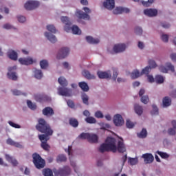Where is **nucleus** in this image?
Returning <instances> with one entry per match:
<instances>
[{
  "instance_id": "obj_3",
  "label": "nucleus",
  "mask_w": 176,
  "mask_h": 176,
  "mask_svg": "<svg viewBox=\"0 0 176 176\" xmlns=\"http://www.w3.org/2000/svg\"><path fill=\"white\" fill-rule=\"evenodd\" d=\"M148 65L149 66H147L143 69L141 73H140V71L138 69L134 70L131 74V78L137 79V78H140V76L142 75H148L151 71V68H156V67H157L156 62L152 59L148 60Z\"/></svg>"
},
{
  "instance_id": "obj_23",
  "label": "nucleus",
  "mask_w": 176,
  "mask_h": 176,
  "mask_svg": "<svg viewBox=\"0 0 176 176\" xmlns=\"http://www.w3.org/2000/svg\"><path fill=\"white\" fill-rule=\"evenodd\" d=\"M45 36L50 41V42H52V43H56L57 42V38H56V36L52 34L49 32L45 33Z\"/></svg>"
},
{
  "instance_id": "obj_17",
  "label": "nucleus",
  "mask_w": 176,
  "mask_h": 176,
  "mask_svg": "<svg viewBox=\"0 0 176 176\" xmlns=\"http://www.w3.org/2000/svg\"><path fill=\"white\" fill-rule=\"evenodd\" d=\"M144 13L148 17H155V16H157V10L152 8L146 9L144 10Z\"/></svg>"
},
{
  "instance_id": "obj_27",
  "label": "nucleus",
  "mask_w": 176,
  "mask_h": 176,
  "mask_svg": "<svg viewBox=\"0 0 176 176\" xmlns=\"http://www.w3.org/2000/svg\"><path fill=\"white\" fill-rule=\"evenodd\" d=\"M8 56L10 60H17V52H14V50H10L8 52Z\"/></svg>"
},
{
  "instance_id": "obj_50",
  "label": "nucleus",
  "mask_w": 176,
  "mask_h": 176,
  "mask_svg": "<svg viewBox=\"0 0 176 176\" xmlns=\"http://www.w3.org/2000/svg\"><path fill=\"white\" fill-rule=\"evenodd\" d=\"M35 100L38 102H42V101H45V96L43 95H36Z\"/></svg>"
},
{
  "instance_id": "obj_32",
  "label": "nucleus",
  "mask_w": 176,
  "mask_h": 176,
  "mask_svg": "<svg viewBox=\"0 0 176 176\" xmlns=\"http://www.w3.org/2000/svg\"><path fill=\"white\" fill-rule=\"evenodd\" d=\"M69 123L72 127L76 128L78 126H79V122H78V120L76 118H70L69 120Z\"/></svg>"
},
{
  "instance_id": "obj_39",
  "label": "nucleus",
  "mask_w": 176,
  "mask_h": 176,
  "mask_svg": "<svg viewBox=\"0 0 176 176\" xmlns=\"http://www.w3.org/2000/svg\"><path fill=\"white\" fill-rule=\"evenodd\" d=\"M40 66L42 69H46L49 67V63L46 60H43L40 62Z\"/></svg>"
},
{
  "instance_id": "obj_48",
  "label": "nucleus",
  "mask_w": 176,
  "mask_h": 176,
  "mask_svg": "<svg viewBox=\"0 0 176 176\" xmlns=\"http://www.w3.org/2000/svg\"><path fill=\"white\" fill-rule=\"evenodd\" d=\"M154 1L155 0H148L147 1H142V4L143 6L148 8V6H151V5H152V3L154 2Z\"/></svg>"
},
{
  "instance_id": "obj_11",
  "label": "nucleus",
  "mask_w": 176,
  "mask_h": 176,
  "mask_svg": "<svg viewBox=\"0 0 176 176\" xmlns=\"http://www.w3.org/2000/svg\"><path fill=\"white\" fill-rule=\"evenodd\" d=\"M58 94L59 96H63L65 97H71L72 91L68 88L59 87L58 88Z\"/></svg>"
},
{
  "instance_id": "obj_34",
  "label": "nucleus",
  "mask_w": 176,
  "mask_h": 176,
  "mask_svg": "<svg viewBox=\"0 0 176 176\" xmlns=\"http://www.w3.org/2000/svg\"><path fill=\"white\" fill-rule=\"evenodd\" d=\"M81 99L82 100L83 104L85 105H89V96L85 93H82L81 96Z\"/></svg>"
},
{
  "instance_id": "obj_37",
  "label": "nucleus",
  "mask_w": 176,
  "mask_h": 176,
  "mask_svg": "<svg viewBox=\"0 0 176 176\" xmlns=\"http://www.w3.org/2000/svg\"><path fill=\"white\" fill-rule=\"evenodd\" d=\"M85 122L87 123H89V124H93L97 122V120H96V118H94V117H87L85 118Z\"/></svg>"
},
{
  "instance_id": "obj_46",
  "label": "nucleus",
  "mask_w": 176,
  "mask_h": 176,
  "mask_svg": "<svg viewBox=\"0 0 176 176\" xmlns=\"http://www.w3.org/2000/svg\"><path fill=\"white\" fill-rule=\"evenodd\" d=\"M153 110L151 111V115H159V109L155 104L152 105Z\"/></svg>"
},
{
  "instance_id": "obj_56",
  "label": "nucleus",
  "mask_w": 176,
  "mask_h": 176,
  "mask_svg": "<svg viewBox=\"0 0 176 176\" xmlns=\"http://www.w3.org/2000/svg\"><path fill=\"white\" fill-rule=\"evenodd\" d=\"M118 75H119V74L118 73V69H113V80L116 82V79L118 78Z\"/></svg>"
},
{
  "instance_id": "obj_53",
  "label": "nucleus",
  "mask_w": 176,
  "mask_h": 176,
  "mask_svg": "<svg viewBox=\"0 0 176 176\" xmlns=\"http://www.w3.org/2000/svg\"><path fill=\"white\" fill-rule=\"evenodd\" d=\"M95 117L98 119H102L104 118V114L100 111H98L95 113Z\"/></svg>"
},
{
  "instance_id": "obj_26",
  "label": "nucleus",
  "mask_w": 176,
  "mask_h": 176,
  "mask_svg": "<svg viewBox=\"0 0 176 176\" xmlns=\"http://www.w3.org/2000/svg\"><path fill=\"white\" fill-rule=\"evenodd\" d=\"M172 126L173 128H170L168 130V134L169 135H175L176 134V120H173L172 121Z\"/></svg>"
},
{
  "instance_id": "obj_24",
  "label": "nucleus",
  "mask_w": 176,
  "mask_h": 176,
  "mask_svg": "<svg viewBox=\"0 0 176 176\" xmlns=\"http://www.w3.org/2000/svg\"><path fill=\"white\" fill-rule=\"evenodd\" d=\"M162 105L164 108H167L171 105V98L168 96H166L162 100Z\"/></svg>"
},
{
  "instance_id": "obj_31",
  "label": "nucleus",
  "mask_w": 176,
  "mask_h": 176,
  "mask_svg": "<svg viewBox=\"0 0 176 176\" xmlns=\"http://www.w3.org/2000/svg\"><path fill=\"white\" fill-rule=\"evenodd\" d=\"M58 82L63 87L68 86V81H67V80L64 77H60L58 79Z\"/></svg>"
},
{
  "instance_id": "obj_10",
  "label": "nucleus",
  "mask_w": 176,
  "mask_h": 176,
  "mask_svg": "<svg viewBox=\"0 0 176 176\" xmlns=\"http://www.w3.org/2000/svg\"><path fill=\"white\" fill-rule=\"evenodd\" d=\"M25 9L26 10H34L39 6V2L35 1H29L25 3Z\"/></svg>"
},
{
  "instance_id": "obj_41",
  "label": "nucleus",
  "mask_w": 176,
  "mask_h": 176,
  "mask_svg": "<svg viewBox=\"0 0 176 176\" xmlns=\"http://www.w3.org/2000/svg\"><path fill=\"white\" fill-rule=\"evenodd\" d=\"M47 31H50V32H52V34H56L57 32V30H56V27L53 25H47Z\"/></svg>"
},
{
  "instance_id": "obj_19",
  "label": "nucleus",
  "mask_w": 176,
  "mask_h": 176,
  "mask_svg": "<svg viewBox=\"0 0 176 176\" xmlns=\"http://www.w3.org/2000/svg\"><path fill=\"white\" fill-rule=\"evenodd\" d=\"M43 115L44 116H53L54 115V110L50 107H47L43 109Z\"/></svg>"
},
{
  "instance_id": "obj_52",
  "label": "nucleus",
  "mask_w": 176,
  "mask_h": 176,
  "mask_svg": "<svg viewBox=\"0 0 176 176\" xmlns=\"http://www.w3.org/2000/svg\"><path fill=\"white\" fill-rule=\"evenodd\" d=\"M12 94L14 96H27L26 93L23 94V93H21V91H19L17 89L12 90Z\"/></svg>"
},
{
  "instance_id": "obj_15",
  "label": "nucleus",
  "mask_w": 176,
  "mask_h": 176,
  "mask_svg": "<svg viewBox=\"0 0 176 176\" xmlns=\"http://www.w3.org/2000/svg\"><path fill=\"white\" fill-rule=\"evenodd\" d=\"M126 50V44H116L113 47L115 53H122Z\"/></svg>"
},
{
  "instance_id": "obj_25",
  "label": "nucleus",
  "mask_w": 176,
  "mask_h": 176,
  "mask_svg": "<svg viewBox=\"0 0 176 176\" xmlns=\"http://www.w3.org/2000/svg\"><path fill=\"white\" fill-rule=\"evenodd\" d=\"M86 41L88 43H91L92 45H97V43H100V39L94 38L91 36H87L86 37Z\"/></svg>"
},
{
  "instance_id": "obj_4",
  "label": "nucleus",
  "mask_w": 176,
  "mask_h": 176,
  "mask_svg": "<svg viewBox=\"0 0 176 176\" xmlns=\"http://www.w3.org/2000/svg\"><path fill=\"white\" fill-rule=\"evenodd\" d=\"M60 20L63 24H65V31L66 32H69L71 31L74 35H80L82 34V31L80 29H79V27L76 25H73L72 28H71V21H69V18L68 16H61Z\"/></svg>"
},
{
  "instance_id": "obj_22",
  "label": "nucleus",
  "mask_w": 176,
  "mask_h": 176,
  "mask_svg": "<svg viewBox=\"0 0 176 176\" xmlns=\"http://www.w3.org/2000/svg\"><path fill=\"white\" fill-rule=\"evenodd\" d=\"M6 142L8 145H11L12 146H15L16 148H23V145H21V144H20L19 142H14L11 138H8Z\"/></svg>"
},
{
  "instance_id": "obj_6",
  "label": "nucleus",
  "mask_w": 176,
  "mask_h": 176,
  "mask_svg": "<svg viewBox=\"0 0 176 176\" xmlns=\"http://www.w3.org/2000/svg\"><path fill=\"white\" fill-rule=\"evenodd\" d=\"M82 10H84L85 13L83 12V11L78 10L76 12V16H77L78 19H82L83 20H90V15L89 14L91 13V10H89V8L87 7H84Z\"/></svg>"
},
{
  "instance_id": "obj_45",
  "label": "nucleus",
  "mask_w": 176,
  "mask_h": 176,
  "mask_svg": "<svg viewBox=\"0 0 176 176\" xmlns=\"http://www.w3.org/2000/svg\"><path fill=\"white\" fill-rule=\"evenodd\" d=\"M43 175L44 176H54L53 175V170L50 168L45 169L43 170Z\"/></svg>"
},
{
  "instance_id": "obj_1",
  "label": "nucleus",
  "mask_w": 176,
  "mask_h": 176,
  "mask_svg": "<svg viewBox=\"0 0 176 176\" xmlns=\"http://www.w3.org/2000/svg\"><path fill=\"white\" fill-rule=\"evenodd\" d=\"M36 129L40 133H43L44 134L38 135V138L41 141V148L44 151H49L50 149V146L47 144V141H49V135H53V130L50 128V125L47 124L46 120L43 118H40L38 120V124L36 125Z\"/></svg>"
},
{
  "instance_id": "obj_42",
  "label": "nucleus",
  "mask_w": 176,
  "mask_h": 176,
  "mask_svg": "<svg viewBox=\"0 0 176 176\" xmlns=\"http://www.w3.org/2000/svg\"><path fill=\"white\" fill-rule=\"evenodd\" d=\"M89 134L90 133H82L81 134H80L78 135V138H80V140H87V141H88Z\"/></svg>"
},
{
  "instance_id": "obj_47",
  "label": "nucleus",
  "mask_w": 176,
  "mask_h": 176,
  "mask_svg": "<svg viewBox=\"0 0 176 176\" xmlns=\"http://www.w3.org/2000/svg\"><path fill=\"white\" fill-rule=\"evenodd\" d=\"M126 126L127 129H133V127L135 126V124H134V122H131L130 120H126Z\"/></svg>"
},
{
  "instance_id": "obj_59",
  "label": "nucleus",
  "mask_w": 176,
  "mask_h": 176,
  "mask_svg": "<svg viewBox=\"0 0 176 176\" xmlns=\"http://www.w3.org/2000/svg\"><path fill=\"white\" fill-rule=\"evenodd\" d=\"M70 164L71 166H72L73 168L74 169L75 173L78 174V172H77L78 168H76V164L75 163V162L70 160Z\"/></svg>"
},
{
  "instance_id": "obj_58",
  "label": "nucleus",
  "mask_w": 176,
  "mask_h": 176,
  "mask_svg": "<svg viewBox=\"0 0 176 176\" xmlns=\"http://www.w3.org/2000/svg\"><path fill=\"white\" fill-rule=\"evenodd\" d=\"M161 39L162 42H168V35L167 34H162L161 36Z\"/></svg>"
},
{
  "instance_id": "obj_8",
  "label": "nucleus",
  "mask_w": 176,
  "mask_h": 176,
  "mask_svg": "<svg viewBox=\"0 0 176 176\" xmlns=\"http://www.w3.org/2000/svg\"><path fill=\"white\" fill-rule=\"evenodd\" d=\"M160 72H163V74H167L168 71H171V72H175V69L174 68V65L171 64V63H166V67L161 65L159 67Z\"/></svg>"
},
{
  "instance_id": "obj_60",
  "label": "nucleus",
  "mask_w": 176,
  "mask_h": 176,
  "mask_svg": "<svg viewBox=\"0 0 176 176\" xmlns=\"http://www.w3.org/2000/svg\"><path fill=\"white\" fill-rule=\"evenodd\" d=\"M170 57L172 61H173L174 63H176V53H172Z\"/></svg>"
},
{
  "instance_id": "obj_29",
  "label": "nucleus",
  "mask_w": 176,
  "mask_h": 176,
  "mask_svg": "<svg viewBox=\"0 0 176 176\" xmlns=\"http://www.w3.org/2000/svg\"><path fill=\"white\" fill-rule=\"evenodd\" d=\"M82 74L85 78H86V79H96V76H94V74H91L90 72L88 70H84Z\"/></svg>"
},
{
  "instance_id": "obj_54",
  "label": "nucleus",
  "mask_w": 176,
  "mask_h": 176,
  "mask_svg": "<svg viewBox=\"0 0 176 176\" xmlns=\"http://www.w3.org/2000/svg\"><path fill=\"white\" fill-rule=\"evenodd\" d=\"M8 124L11 127H14V129H20L21 126L12 121H8Z\"/></svg>"
},
{
  "instance_id": "obj_30",
  "label": "nucleus",
  "mask_w": 176,
  "mask_h": 176,
  "mask_svg": "<svg viewBox=\"0 0 176 176\" xmlns=\"http://www.w3.org/2000/svg\"><path fill=\"white\" fill-rule=\"evenodd\" d=\"M79 87L82 90V91H89V85L86 82H80L78 83Z\"/></svg>"
},
{
  "instance_id": "obj_2",
  "label": "nucleus",
  "mask_w": 176,
  "mask_h": 176,
  "mask_svg": "<svg viewBox=\"0 0 176 176\" xmlns=\"http://www.w3.org/2000/svg\"><path fill=\"white\" fill-rule=\"evenodd\" d=\"M106 143H103L99 148V152L104 153V152H116L117 151L120 153H124L126 152V146L123 143V138H120V140L118 142V146H116V139L111 137H108L105 141Z\"/></svg>"
},
{
  "instance_id": "obj_21",
  "label": "nucleus",
  "mask_w": 176,
  "mask_h": 176,
  "mask_svg": "<svg viewBox=\"0 0 176 176\" xmlns=\"http://www.w3.org/2000/svg\"><path fill=\"white\" fill-rule=\"evenodd\" d=\"M88 142H91V144H97V142H98V135L94 133H89Z\"/></svg>"
},
{
  "instance_id": "obj_38",
  "label": "nucleus",
  "mask_w": 176,
  "mask_h": 176,
  "mask_svg": "<svg viewBox=\"0 0 176 176\" xmlns=\"http://www.w3.org/2000/svg\"><path fill=\"white\" fill-rule=\"evenodd\" d=\"M156 153H157V155H159L162 159H168V157H170V155L167 153L157 151Z\"/></svg>"
},
{
  "instance_id": "obj_62",
  "label": "nucleus",
  "mask_w": 176,
  "mask_h": 176,
  "mask_svg": "<svg viewBox=\"0 0 176 176\" xmlns=\"http://www.w3.org/2000/svg\"><path fill=\"white\" fill-rule=\"evenodd\" d=\"M148 80L150 82V83H153L155 82V78H153V76L148 75Z\"/></svg>"
},
{
  "instance_id": "obj_63",
  "label": "nucleus",
  "mask_w": 176,
  "mask_h": 176,
  "mask_svg": "<svg viewBox=\"0 0 176 176\" xmlns=\"http://www.w3.org/2000/svg\"><path fill=\"white\" fill-rule=\"evenodd\" d=\"M162 27H163V28H170V23H162Z\"/></svg>"
},
{
  "instance_id": "obj_55",
  "label": "nucleus",
  "mask_w": 176,
  "mask_h": 176,
  "mask_svg": "<svg viewBox=\"0 0 176 176\" xmlns=\"http://www.w3.org/2000/svg\"><path fill=\"white\" fill-rule=\"evenodd\" d=\"M135 33L136 35H142V28L140 27H136L135 28Z\"/></svg>"
},
{
  "instance_id": "obj_49",
  "label": "nucleus",
  "mask_w": 176,
  "mask_h": 176,
  "mask_svg": "<svg viewBox=\"0 0 176 176\" xmlns=\"http://www.w3.org/2000/svg\"><path fill=\"white\" fill-rule=\"evenodd\" d=\"M140 100L143 104H148L149 102V97L146 95L142 96Z\"/></svg>"
},
{
  "instance_id": "obj_51",
  "label": "nucleus",
  "mask_w": 176,
  "mask_h": 176,
  "mask_svg": "<svg viewBox=\"0 0 176 176\" xmlns=\"http://www.w3.org/2000/svg\"><path fill=\"white\" fill-rule=\"evenodd\" d=\"M129 162L130 163L131 166H135V164L138 163V158H129Z\"/></svg>"
},
{
  "instance_id": "obj_18",
  "label": "nucleus",
  "mask_w": 176,
  "mask_h": 176,
  "mask_svg": "<svg viewBox=\"0 0 176 176\" xmlns=\"http://www.w3.org/2000/svg\"><path fill=\"white\" fill-rule=\"evenodd\" d=\"M142 157H143V159H144V162L146 164L152 163V162H153V160H155V157L151 153L143 154Z\"/></svg>"
},
{
  "instance_id": "obj_5",
  "label": "nucleus",
  "mask_w": 176,
  "mask_h": 176,
  "mask_svg": "<svg viewBox=\"0 0 176 176\" xmlns=\"http://www.w3.org/2000/svg\"><path fill=\"white\" fill-rule=\"evenodd\" d=\"M33 157V163L36 167V168H43L45 166H46V162L45 160L41 157V155L36 153L32 154Z\"/></svg>"
},
{
  "instance_id": "obj_33",
  "label": "nucleus",
  "mask_w": 176,
  "mask_h": 176,
  "mask_svg": "<svg viewBox=\"0 0 176 176\" xmlns=\"http://www.w3.org/2000/svg\"><path fill=\"white\" fill-rule=\"evenodd\" d=\"M138 138H146V135H148V132L146 129H142L140 133H138Z\"/></svg>"
},
{
  "instance_id": "obj_57",
  "label": "nucleus",
  "mask_w": 176,
  "mask_h": 176,
  "mask_svg": "<svg viewBox=\"0 0 176 176\" xmlns=\"http://www.w3.org/2000/svg\"><path fill=\"white\" fill-rule=\"evenodd\" d=\"M67 104L69 108H75V103L71 100H68Z\"/></svg>"
},
{
  "instance_id": "obj_13",
  "label": "nucleus",
  "mask_w": 176,
  "mask_h": 176,
  "mask_svg": "<svg viewBox=\"0 0 176 176\" xmlns=\"http://www.w3.org/2000/svg\"><path fill=\"white\" fill-rule=\"evenodd\" d=\"M103 6L108 10H112L115 8V0H106L103 3Z\"/></svg>"
},
{
  "instance_id": "obj_36",
  "label": "nucleus",
  "mask_w": 176,
  "mask_h": 176,
  "mask_svg": "<svg viewBox=\"0 0 176 176\" xmlns=\"http://www.w3.org/2000/svg\"><path fill=\"white\" fill-rule=\"evenodd\" d=\"M155 80L156 83H158L159 85H160L164 82V78L161 75H157L155 77Z\"/></svg>"
},
{
  "instance_id": "obj_16",
  "label": "nucleus",
  "mask_w": 176,
  "mask_h": 176,
  "mask_svg": "<svg viewBox=\"0 0 176 176\" xmlns=\"http://www.w3.org/2000/svg\"><path fill=\"white\" fill-rule=\"evenodd\" d=\"M20 64L22 65H31L34 63V60L32 58H20L19 59Z\"/></svg>"
},
{
  "instance_id": "obj_43",
  "label": "nucleus",
  "mask_w": 176,
  "mask_h": 176,
  "mask_svg": "<svg viewBox=\"0 0 176 176\" xmlns=\"http://www.w3.org/2000/svg\"><path fill=\"white\" fill-rule=\"evenodd\" d=\"M8 76L9 79H12V80H17V75H16V72H9L8 73Z\"/></svg>"
},
{
  "instance_id": "obj_44",
  "label": "nucleus",
  "mask_w": 176,
  "mask_h": 176,
  "mask_svg": "<svg viewBox=\"0 0 176 176\" xmlns=\"http://www.w3.org/2000/svg\"><path fill=\"white\" fill-rule=\"evenodd\" d=\"M27 104H28V108H30L32 111H35V109H36V104L32 103V102H31V100H28Z\"/></svg>"
},
{
  "instance_id": "obj_40",
  "label": "nucleus",
  "mask_w": 176,
  "mask_h": 176,
  "mask_svg": "<svg viewBox=\"0 0 176 176\" xmlns=\"http://www.w3.org/2000/svg\"><path fill=\"white\" fill-rule=\"evenodd\" d=\"M56 161H57V163L67 162V157L64 155H60L57 157Z\"/></svg>"
},
{
  "instance_id": "obj_14",
  "label": "nucleus",
  "mask_w": 176,
  "mask_h": 176,
  "mask_svg": "<svg viewBox=\"0 0 176 176\" xmlns=\"http://www.w3.org/2000/svg\"><path fill=\"white\" fill-rule=\"evenodd\" d=\"M114 14H122V13H130V9L123 7H116L113 11Z\"/></svg>"
},
{
  "instance_id": "obj_20",
  "label": "nucleus",
  "mask_w": 176,
  "mask_h": 176,
  "mask_svg": "<svg viewBox=\"0 0 176 176\" xmlns=\"http://www.w3.org/2000/svg\"><path fill=\"white\" fill-rule=\"evenodd\" d=\"M97 74L100 78V79H108V78L112 77V74H111V72H98Z\"/></svg>"
},
{
  "instance_id": "obj_7",
  "label": "nucleus",
  "mask_w": 176,
  "mask_h": 176,
  "mask_svg": "<svg viewBox=\"0 0 176 176\" xmlns=\"http://www.w3.org/2000/svg\"><path fill=\"white\" fill-rule=\"evenodd\" d=\"M54 174L56 176H68L71 175V168L68 166H65L63 168H59L58 170L55 169Z\"/></svg>"
},
{
  "instance_id": "obj_9",
  "label": "nucleus",
  "mask_w": 176,
  "mask_h": 176,
  "mask_svg": "<svg viewBox=\"0 0 176 176\" xmlns=\"http://www.w3.org/2000/svg\"><path fill=\"white\" fill-rule=\"evenodd\" d=\"M68 54H69V48L62 47L58 52L56 58H58V60H61L63 58H65V57H67V56H68Z\"/></svg>"
},
{
  "instance_id": "obj_35",
  "label": "nucleus",
  "mask_w": 176,
  "mask_h": 176,
  "mask_svg": "<svg viewBox=\"0 0 176 176\" xmlns=\"http://www.w3.org/2000/svg\"><path fill=\"white\" fill-rule=\"evenodd\" d=\"M42 76H43V74L41 70H34V78H36V79H42Z\"/></svg>"
},
{
  "instance_id": "obj_28",
  "label": "nucleus",
  "mask_w": 176,
  "mask_h": 176,
  "mask_svg": "<svg viewBox=\"0 0 176 176\" xmlns=\"http://www.w3.org/2000/svg\"><path fill=\"white\" fill-rule=\"evenodd\" d=\"M134 110L135 113H137V115H138L139 116H141V115H142L144 112V109H142V107L138 104H135Z\"/></svg>"
},
{
  "instance_id": "obj_12",
  "label": "nucleus",
  "mask_w": 176,
  "mask_h": 176,
  "mask_svg": "<svg viewBox=\"0 0 176 176\" xmlns=\"http://www.w3.org/2000/svg\"><path fill=\"white\" fill-rule=\"evenodd\" d=\"M113 122L117 127H120V126H123V124H124V120L120 114H116L114 116Z\"/></svg>"
},
{
  "instance_id": "obj_61",
  "label": "nucleus",
  "mask_w": 176,
  "mask_h": 176,
  "mask_svg": "<svg viewBox=\"0 0 176 176\" xmlns=\"http://www.w3.org/2000/svg\"><path fill=\"white\" fill-rule=\"evenodd\" d=\"M18 21L19 23H24L25 21V18L24 16H18Z\"/></svg>"
},
{
  "instance_id": "obj_64",
  "label": "nucleus",
  "mask_w": 176,
  "mask_h": 176,
  "mask_svg": "<svg viewBox=\"0 0 176 176\" xmlns=\"http://www.w3.org/2000/svg\"><path fill=\"white\" fill-rule=\"evenodd\" d=\"M170 97H172L173 98H176V89L173 91L170 94Z\"/></svg>"
}]
</instances>
